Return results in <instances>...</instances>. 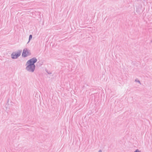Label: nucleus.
Instances as JSON below:
<instances>
[{"instance_id":"nucleus-4","label":"nucleus","mask_w":152,"mask_h":152,"mask_svg":"<svg viewBox=\"0 0 152 152\" xmlns=\"http://www.w3.org/2000/svg\"><path fill=\"white\" fill-rule=\"evenodd\" d=\"M32 38V35L31 34L29 36V41L28 42L30 41V40Z\"/></svg>"},{"instance_id":"nucleus-8","label":"nucleus","mask_w":152,"mask_h":152,"mask_svg":"<svg viewBox=\"0 0 152 152\" xmlns=\"http://www.w3.org/2000/svg\"><path fill=\"white\" fill-rule=\"evenodd\" d=\"M98 152H102V151L101 150H99Z\"/></svg>"},{"instance_id":"nucleus-5","label":"nucleus","mask_w":152,"mask_h":152,"mask_svg":"<svg viewBox=\"0 0 152 152\" xmlns=\"http://www.w3.org/2000/svg\"><path fill=\"white\" fill-rule=\"evenodd\" d=\"M135 81L136 82H137L138 83H139L140 84H141L140 81L139 80H138V79H136L135 80Z\"/></svg>"},{"instance_id":"nucleus-6","label":"nucleus","mask_w":152,"mask_h":152,"mask_svg":"<svg viewBox=\"0 0 152 152\" xmlns=\"http://www.w3.org/2000/svg\"><path fill=\"white\" fill-rule=\"evenodd\" d=\"M134 152H140V151L138 149H137Z\"/></svg>"},{"instance_id":"nucleus-7","label":"nucleus","mask_w":152,"mask_h":152,"mask_svg":"<svg viewBox=\"0 0 152 152\" xmlns=\"http://www.w3.org/2000/svg\"><path fill=\"white\" fill-rule=\"evenodd\" d=\"M46 71L48 73V74H51V72H48L46 70Z\"/></svg>"},{"instance_id":"nucleus-3","label":"nucleus","mask_w":152,"mask_h":152,"mask_svg":"<svg viewBox=\"0 0 152 152\" xmlns=\"http://www.w3.org/2000/svg\"><path fill=\"white\" fill-rule=\"evenodd\" d=\"M31 54L30 51L26 48L24 49L23 50L22 56L24 57H26L28 56L31 55Z\"/></svg>"},{"instance_id":"nucleus-1","label":"nucleus","mask_w":152,"mask_h":152,"mask_svg":"<svg viewBox=\"0 0 152 152\" xmlns=\"http://www.w3.org/2000/svg\"><path fill=\"white\" fill-rule=\"evenodd\" d=\"M37 61V58L34 57L28 61L26 64V69L30 72H33L35 68V63Z\"/></svg>"},{"instance_id":"nucleus-2","label":"nucleus","mask_w":152,"mask_h":152,"mask_svg":"<svg viewBox=\"0 0 152 152\" xmlns=\"http://www.w3.org/2000/svg\"><path fill=\"white\" fill-rule=\"evenodd\" d=\"M21 52V50H19L17 52L12 53L11 55L12 58L13 59L17 58L20 55Z\"/></svg>"}]
</instances>
